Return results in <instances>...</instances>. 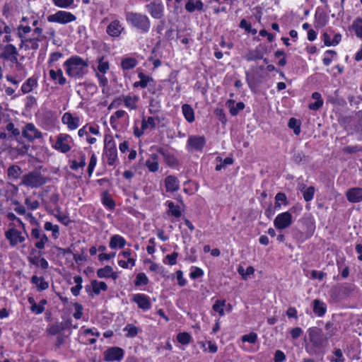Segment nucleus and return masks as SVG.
Wrapping results in <instances>:
<instances>
[{
  "mask_svg": "<svg viewBox=\"0 0 362 362\" xmlns=\"http://www.w3.org/2000/svg\"><path fill=\"white\" fill-rule=\"evenodd\" d=\"M41 41L39 38H36L34 36L33 37L21 39L20 47H24L25 50H36L39 47V42Z\"/></svg>",
  "mask_w": 362,
  "mask_h": 362,
  "instance_id": "obj_18",
  "label": "nucleus"
},
{
  "mask_svg": "<svg viewBox=\"0 0 362 362\" xmlns=\"http://www.w3.org/2000/svg\"><path fill=\"white\" fill-rule=\"evenodd\" d=\"M64 66L66 68V74L73 78H81L86 73L88 64L78 56L68 59Z\"/></svg>",
  "mask_w": 362,
  "mask_h": 362,
  "instance_id": "obj_2",
  "label": "nucleus"
},
{
  "mask_svg": "<svg viewBox=\"0 0 362 362\" xmlns=\"http://www.w3.org/2000/svg\"><path fill=\"white\" fill-rule=\"evenodd\" d=\"M25 204L30 210H35L40 206V203L37 200H32L31 198L27 197L25 200Z\"/></svg>",
  "mask_w": 362,
  "mask_h": 362,
  "instance_id": "obj_52",
  "label": "nucleus"
},
{
  "mask_svg": "<svg viewBox=\"0 0 362 362\" xmlns=\"http://www.w3.org/2000/svg\"><path fill=\"white\" fill-rule=\"evenodd\" d=\"M47 236L44 233L40 240L35 243V246L39 250H42L45 247V243L48 241Z\"/></svg>",
  "mask_w": 362,
  "mask_h": 362,
  "instance_id": "obj_57",
  "label": "nucleus"
},
{
  "mask_svg": "<svg viewBox=\"0 0 362 362\" xmlns=\"http://www.w3.org/2000/svg\"><path fill=\"white\" fill-rule=\"evenodd\" d=\"M6 130L8 132H11V133L14 136H18L20 134V131L18 129L15 128L14 124L13 122H9L6 127Z\"/></svg>",
  "mask_w": 362,
  "mask_h": 362,
  "instance_id": "obj_61",
  "label": "nucleus"
},
{
  "mask_svg": "<svg viewBox=\"0 0 362 362\" xmlns=\"http://www.w3.org/2000/svg\"><path fill=\"white\" fill-rule=\"evenodd\" d=\"M126 20L133 27L140 30L142 33L148 32L151 26L149 18L144 14L134 12L126 13Z\"/></svg>",
  "mask_w": 362,
  "mask_h": 362,
  "instance_id": "obj_3",
  "label": "nucleus"
},
{
  "mask_svg": "<svg viewBox=\"0 0 362 362\" xmlns=\"http://www.w3.org/2000/svg\"><path fill=\"white\" fill-rule=\"evenodd\" d=\"M139 78H140V81L134 83V86L135 87L140 86V87L144 88L148 86V83L150 81H153V79L151 78H150L148 76H146L143 73L139 74Z\"/></svg>",
  "mask_w": 362,
  "mask_h": 362,
  "instance_id": "obj_39",
  "label": "nucleus"
},
{
  "mask_svg": "<svg viewBox=\"0 0 362 362\" xmlns=\"http://www.w3.org/2000/svg\"><path fill=\"white\" fill-rule=\"evenodd\" d=\"M148 11L155 18H160L163 13V7L160 4H150L147 5Z\"/></svg>",
  "mask_w": 362,
  "mask_h": 362,
  "instance_id": "obj_25",
  "label": "nucleus"
},
{
  "mask_svg": "<svg viewBox=\"0 0 362 362\" xmlns=\"http://www.w3.org/2000/svg\"><path fill=\"white\" fill-rule=\"evenodd\" d=\"M124 356V350L119 347L114 346L107 349L104 352L105 361H121Z\"/></svg>",
  "mask_w": 362,
  "mask_h": 362,
  "instance_id": "obj_10",
  "label": "nucleus"
},
{
  "mask_svg": "<svg viewBox=\"0 0 362 362\" xmlns=\"http://www.w3.org/2000/svg\"><path fill=\"white\" fill-rule=\"evenodd\" d=\"M74 308H75V313H74V317L75 319H80L82 316V310H83V307L81 304L78 303H76L74 304Z\"/></svg>",
  "mask_w": 362,
  "mask_h": 362,
  "instance_id": "obj_58",
  "label": "nucleus"
},
{
  "mask_svg": "<svg viewBox=\"0 0 362 362\" xmlns=\"http://www.w3.org/2000/svg\"><path fill=\"white\" fill-rule=\"evenodd\" d=\"M37 80L33 77L29 78L27 81L22 85L21 90L23 93H30L34 87L37 86Z\"/></svg>",
  "mask_w": 362,
  "mask_h": 362,
  "instance_id": "obj_31",
  "label": "nucleus"
},
{
  "mask_svg": "<svg viewBox=\"0 0 362 362\" xmlns=\"http://www.w3.org/2000/svg\"><path fill=\"white\" fill-rule=\"evenodd\" d=\"M103 204L109 209L112 210L115 207V203L108 192H105L102 197Z\"/></svg>",
  "mask_w": 362,
  "mask_h": 362,
  "instance_id": "obj_37",
  "label": "nucleus"
},
{
  "mask_svg": "<svg viewBox=\"0 0 362 362\" xmlns=\"http://www.w3.org/2000/svg\"><path fill=\"white\" fill-rule=\"evenodd\" d=\"M347 200L351 203H358L362 201V188L353 187L346 192Z\"/></svg>",
  "mask_w": 362,
  "mask_h": 362,
  "instance_id": "obj_15",
  "label": "nucleus"
},
{
  "mask_svg": "<svg viewBox=\"0 0 362 362\" xmlns=\"http://www.w3.org/2000/svg\"><path fill=\"white\" fill-rule=\"evenodd\" d=\"M241 339L243 342L255 344L257 340V334L255 332H250L248 334L243 335Z\"/></svg>",
  "mask_w": 362,
  "mask_h": 362,
  "instance_id": "obj_49",
  "label": "nucleus"
},
{
  "mask_svg": "<svg viewBox=\"0 0 362 362\" xmlns=\"http://www.w3.org/2000/svg\"><path fill=\"white\" fill-rule=\"evenodd\" d=\"M293 223V216L288 211L279 214L274 221V225L278 230L288 228Z\"/></svg>",
  "mask_w": 362,
  "mask_h": 362,
  "instance_id": "obj_6",
  "label": "nucleus"
},
{
  "mask_svg": "<svg viewBox=\"0 0 362 362\" xmlns=\"http://www.w3.org/2000/svg\"><path fill=\"white\" fill-rule=\"evenodd\" d=\"M148 283V279L144 273L141 272L136 275V279L134 281V284L136 286H139L141 285H146Z\"/></svg>",
  "mask_w": 362,
  "mask_h": 362,
  "instance_id": "obj_44",
  "label": "nucleus"
},
{
  "mask_svg": "<svg viewBox=\"0 0 362 362\" xmlns=\"http://www.w3.org/2000/svg\"><path fill=\"white\" fill-rule=\"evenodd\" d=\"M124 331L127 332L126 337H134L138 334V328L132 324H128L124 328Z\"/></svg>",
  "mask_w": 362,
  "mask_h": 362,
  "instance_id": "obj_47",
  "label": "nucleus"
},
{
  "mask_svg": "<svg viewBox=\"0 0 362 362\" xmlns=\"http://www.w3.org/2000/svg\"><path fill=\"white\" fill-rule=\"evenodd\" d=\"M313 307L314 313L319 317L323 316L327 311L326 304L318 299L313 300Z\"/></svg>",
  "mask_w": 362,
  "mask_h": 362,
  "instance_id": "obj_22",
  "label": "nucleus"
},
{
  "mask_svg": "<svg viewBox=\"0 0 362 362\" xmlns=\"http://www.w3.org/2000/svg\"><path fill=\"white\" fill-rule=\"evenodd\" d=\"M204 6V4L201 0H197L194 1L193 0H189L185 4V9L189 12L192 13L195 10L202 11Z\"/></svg>",
  "mask_w": 362,
  "mask_h": 362,
  "instance_id": "obj_28",
  "label": "nucleus"
},
{
  "mask_svg": "<svg viewBox=\"0 0 362 362\" xmlns=\"http://www.w3.org/2000/svg\"><path fill=\"white\" fill-rule=\"evenodd\" d=\"M351 27L355 31L356 36L362 39V18H357L353 22Z\"/></svg>",
  "mask_w": 362,
  "mask_h": 362,
  "instance_id": "obj_38",
  "label": "nucleus"
},
{
  "mask_svg": "<svg viewBox=\"0 0 362 362\" xmlns=\"http://www.w3.org/2000/svg\"><path fill=\"white\" fill-rule=\"evenodd\" d=\"M288 126L293 130L295 134L298 135L300 132V122L299 120L292 117L289 119Z\"/></svg>",
  "mask_w": 362,
  "mask_h": 362,
  "instance_id": "obj_40",
  "label": "nucleus"
},
{
  "mask_svg": "<svg viewBox=\"0 0 362 362\" xmlns=\"http://www.w3.org/2000/svg\"><path fill=\"white\" fill-rule=\"evenodd\" d=\"M22 135L29 141H33L36 139H40L42 136V133L37 129L32 123H28L25 126L22 132Z\"/></svg>",
  "mask_w": 362,
  "mask_h": 362,
  "instance_id": "obj_11",
  "label": "nucleus"
},
{
  "mask_svg": "<svg viewBox=\"0 0 362 362\" xmlns=\"http://www.w3.org/2000/svg\"><path fill=\"white\" fill-rule=\"evenodd\" d=\"M86 165V156L84 154H81L79 157V161L73 160L70 165L71 169L76 170L79 168H84Z\"/></svg>",
  "mask_w": 362,
  "mask_h": 362,
  "instance_id": "obj_41",
  "label": "nucleus"
},
{
  "mask_svg": "<svg viewBox=\"0 0 362 362\" xmlns=\"http://www.w3.org/2000/svg\"><path fill=\"white\" fill-rule=\"evenodd\" d=\"M166 205L169 209V210L167 212L168 215H171L175 218H180L182 216V211L178 205H175L171 201H168L166 202Z\"/></svg>",
  "mask_w": 362,
  "mask_h": 362,
  "instance_id": "obj_29",
  "label": "nucleus"
},
{
  "mask_svg": "<svg viewBox=\"0 0 362 362\" xmlns=\"http://www.w3.org/2000/svg\"><path fill=\"white\" fill-rule=\"evenodd\" d=\"M31 283L37 286L39 291H45L49 287L48 282L45 281L43 277L33 276L31 278Z\"/></svg>",
  "mask_w": 362,
  "mask_h": 362,
  "instance_id": "obj_26",
  "label": "nucleus"
},
{
  "mask_svg": "<svg viewBox=\"0 0 362 362\" xmlns=\"http://www.w3.org/2000/svg\"><path fill=\"white\" fill-rule=\"evenodd\" d=\"M334 354L335 356V358L332 359V362H344V358L343 356V353L340 349H337L334 351Z\"/></svg>",
  "mask_w": 362,
  "mask_h": 362,
  "instance_id": "obj_56",
  "label": "nucleus"
},
{
  "mask_svg": "<svg viewBox=\"0 0 362 362\" xmlns=\"http://www.w3.org/2000/svg\"><path fill=\"white\" fill-rule=\"evenodd\" d=\"M5 237L9 240L11 246H15L18 243H23L25 240V238L22 236L21 233L15 228L6 231Z\"/></svg>",
  "mask_w": 362,
  "mask_h": 362,
  "instance_id": "obj_14",
  "label": "nucleus"
},
{
  "mask_svg": "<svg viewBox=\"0 0 362 362\" xmlns=\"http://www.w3.org/2000/svg\"><path fill=\"white\" fill-rule=\"evenodd\" d=\"M226 105L229 108V112L233 116H236L240 110L245 108V104L243 102L235 104V100L232 99L228 100Z\"/></svg>",
  "mask_w": 362,
  "mask_h": 362,
  "instance_id": "obj_21",
  "label": "nucleus"
},
{
  "mask_svg": "<svg viewBox=\"0 0 362 362\" xmlns=\"http://www.w3.org/2000/svg\"><path fill=\"white\" fill-rule=\"evenodd\" d=\"M136 60L132 57L124 58L121 62V66L124 70L133 69L136 66Z\"/></svg>",
  "mask_w": 362,
  "mask_h": 362,
  "instance_id": "obj_36",
  "label": "nucleus"
},
{
  "mask_svg": "<svg viewBox=\"0 0 362 362\" xmlns=\"http://www.w3.org/2000/svg\"><path fill=\"white\" fill-rule=\"evenodd\" d=\"M47 182V178L37 171L30 172L22 177L21 185L31 188H37Z\"/></svg>",
  "mask_w": 362,
  "mask_h": 362,
  "instance_id": "obj_4",
  "label": "nucleus"
},
{
  "mask_svg": "<svg viewBox=\"0 0 362 362\" xmlns=\"http://www.w3.org/2000/svg\"><path fill=\"white\" fill-rule=\"evenodd\" d=\"M156 127L155 119L152 117H148L147 119L143 118L141 121V128L143 130L147 129L148 127L154 129Z\"/></svg>",
  "mask_w": 362,
  "mask_h": 362,
  "instance_id": "obj_42",
  "label": "nucleus"
},
{
  "mask_svg": "<svg viewBox=\"0 0 362 362\" xmlns=\"http://www.w3.org/2000/svg\"><path fill=\"white\" fill-rule=\"evenodd\" d=\"M132 301L136 303L138 307L142 310H146L151 308V299L145 294L137 293L134 295Z\"/></svg>",
  "mask_w": 362,
  "mask_h": 362,
  "instance_id": "obj_13",
  "label": "nucleus"
},
{
  "mask_svg": "<svg viewBox=\"0 0 362 362\" xmlns=\"http://www.w3.org/2000/svg\"><path fill=\"white\" fill-rule=\"evenodd\" d=\"M21 173V168L16 165H13L10 166L7 170L8 176L13 179H18V177H20Z\"/></svg>",
  "mask_w": 362,
  "mask_h": 362,
  "instance_id": "obj_34",
  "label": "nucleus"
},
{
  "mask_svg": "<svg viewBox=\"0 0 362 362\" xmlns=\"http://www.w3.org/2000/svg\"><path fill=\"white\" fill-rule=\"evenodd\" d=\"M110 69L109 63L107 61H104V57H102L98 59V70L102 73L105 74Z\"/></svg>",
  "mask_w": 362,
  "mask_h": 362,
  "instance_id": "obj_46",
  "label": "nucleus"
},
{
  "mask_svg": "<svg viewBox=\"0 0 362 362\" xmlns=\"http://www.w3.org/2000/svg\"><path fill=\"white\" fill-rule=\"evenodd\" d=\"M112 274V267L110 266H105L100 268L97 271V275L99 278H108Z\"/></svg>",
  "mask_w": 362,
  "mask_h": 362,
  "instance_id": "obj_43",
  "label": "nucleus"
},
{
  "mask_svg": "<svg viewBox=\"0 0 362 362\" xmlns=\"http://www.w3.org/2000/svg\"><path fill=\"white\" fill-rule=\"evenodd\" d=\"M165 187L167 192H173L179 189V181L173 175H168L165 179Z\"/></svg>",
  "mask_w": 362,
  "mask_h": 362,
  "instance_id": "obj_19",
  "label": "nucleus"
},
{
  "mask_svg": "<svg viewBox=\"0 0 362 362\" xmlns=\"http://www.w3.org/2000/svg\"><path fill=\"white\" fill-rule=\"evenodd\" d=\"M264 54L259 47H256L253 50H250L245 55V59L247 61H254L263 59Z\"/></svg>",
  "mask_w": 362,
  "mask_h": 362,
  "instance_id": "obj_24",
  "label": "nucleus"
},
{
  "mask_svg": "<svg viewBox=\"0 0 362 362\" xmlns=\"http://www.w3.org/2000/svg\"><path fill=\"white\" fill-rule=\"evenodd\" d=\"M125 244V239L119 235H115L112 236L110 238V247L112 249L116 248L117 247H119V248H123Z\"/></svg>",
  "mask_w": 362,
  "mask_h": 362,
  "instance_id": "obj_27",
  "label": "nucleus"
},
{
  "mask_svg": "<svg viewBox=\"0 0 362 362\" xmlns=\"http://www.w3.org/2000/svg\"><path fill=\"white\" fill-rule=\"evenodd\" d=\"M49 76L52 80H58V83L61 86H63L66 83V80L63 76V73L61 69H59L57 71H54L51 69L49 72Z\"/></svg>",
  "mask_w": 362,
  "mask_h": 362,
  "instance_id": "obj_30",
  "label": "nucleus"
},
{
  "mask_svg": "<svg viewBox=\"0 0 362 362\" xmlns=\"http://www.w3.org/2000/svg\"><path fill=\"white\" fill-rule=\"evenodd\" d=\"M30 310L36 315H40L44 312L45 307H42V305L35 303L33 306H30Z\"/></svg>",
  "mask_w": 362,
  "mask_h": 362,
  "instance_id": "obj_60",
  "label": "nucleus"
},
{
  "mask_svg": "<svg viewBox=\"0 0 362 362\" xmlns=\"http://www.w3.org/2000/svg\"><path fill=\"white\" fill-rule=\"evenodd\" d=\"M303 334V330L300 327H295L291 330V335L293 339H296Z\"/></svg>",
  "mask_w": 362,
  "mask_h": 362,
  "instance_id": "obj_62",
  "label": "nucleus"
},
{
  "mask_svg": "<svg viewBox=\"0 0 362 362\" xmlns=\"http://www.w3.org/2000/svg\"><path fill=\"white\" fill-rule=\"evenodd\" d=\"M182 111L185 119L189 122H192L194 120V113L192 107L188 104H184L182 106Z\"/></svg>",
  "mask_w": 362,
  "mask_h": 362,
  "instance_id": "obj_32",
  "label": "nucleus"
},
{
  "mask_svg": "<svg viewBox=\"0 0 362 362\" xmlns=\"http://www.w3.org/2000/svg\"><path fill=\"white\" fill-rule=\"evenodd\" d=\"M301 191H303V199L305 202H310L313 199L315 194V187L310 186L308 188L305 187V185H303Z\"/></svg>",
  "mask_w": 362,
  "mask_h": 362,
  "instance_id": "obj_35",
  "label": "nucleus"
},
{
  "mask_svg": "<svg viewBox=\"0 0 362 362\" xmlns=\"http://www.w3.org/2000/svg\"><path fill=\"white\" fill-rule=\"evenodd\" d=\"M224 305L225 301L216 300L213 305V309L214 311L218 312L221 316H222L224 314Z\"/></svg>",
  "mask_w": 362,
  "mask_h": 362,
  "instance_id": "obj_53",
  "label": "nucleus"
},
{
  "mask_svg": "<svg viewBox=\"0 0 362 362\" xmlns=\"http://www.w3.org/2000/svg\"><path fill=\"white\" fill-rule=\"evenodd\" d=\"M286 360V355L281 350H276L274 354V362H283Z\"/></svg>",
  "mask_w": 362,
  "mask_h": 362,
  "instance_id": "obj_59",
  "label": "nucleus"
},
{
  "mask_svg": "<svg viewBox=\"0 0 362 362\" xmlns=\"http://www.w3.org/2000/svg\"><path fill=\"white\" fill-rule=\"evenodd\" d=\"M96 163H97V157L95 155V153H93L90 157V162H89V164L88 166V170H87L89 177H90L92 175L94 168L96 165Z\"/></svg>",
  "mask_w": 362,
  "mask_h": 362,
  "instance_id": "obj_50",
  "label": "nucleus"
},
{
  "mask_svg": "<svg viewBox=\"0 0 362 362\" xmlns=\"http://www.w3.org/2000/svg\"><path fill=\"white\" fill-rule=\"evenodd\" d=\"M104 156L107 158L108 165H112L115 162L117 153V148L113 141H105Z\"/></svg>",
  "mask_w": 362,
  "mask_h": 362,
  "instance_id": "obj_8",
  "label": "nucleus"
},
{
  "mask_svg": "<svg viewBox=\"0 0 362 362\" xmlns=\"http://www.w3.org/2000/svg\"><path fill=\"white\" fill-rule=\"evenodd\" d=\"M107 289V286L105 282L98 281L97 280H93L90 285L86 286V290L88 293H90L92 290L95 295H98L100 291H105Z\"/></svg>",
  "mask_w": 362,
  "mask_h": 362,
  "instance_id": "obj_17",
  "label": "nucleus"
},
{
  "mask_svg": "<svg viewBox=\"0 0 362 362\" xmlns=\"http://www.w3.org/2000/svg\"><path fill=\"white\" fill-rule=\"evenodd\" d=\"M44 233L39 228H35L31 230V235L37 240H40Z\"/></svg>",
  "mask_w": 362,
  "mask_h": 362,
  "instance_id": "obj_64",
  "label": "nucleus"
},
{
  "mask_svg": "<svg viewBox=\"0 0 362 362\" xmlns=\"http://www.w3.org/2000/svg\"><path fill=\"white\" fill-rule=\"evenodd\" d=\"M139 100V97L136 95L131 96V95H126L124 97L123 101L124 103V105L130 108L132 110L136 109V103Z\"/></svg>",
  "mask_w": 362,
  "mask_h": 362,
  "instance_id": "obj_33",
  "label": "nucleus"
},
{
  "mask_svg": "<svg viewBox=\"0 0 362 362\" xmlns=\"http://www.w3.org/2000/svg\"><path fill=\"white\" fill-rule=\"evenodd\" d=\"M146 166L150 172L155 173L158 170V162L154 160H146Z\"/></svg>",
  "mask_w": 362,
  "mask_h": 362,
  "instance_id": "obj_54",
  "label": "nucleus"
},
{
  "mask_svg": "<svg viewBox=\"0 0 362 362\" xmlns=\"http://www.w3.org/2000/svg\"><path fill=\"white\" fill-rule=\"evenodd\" d=\"M280 202H283L284 204H288L286 195L283 192H279L275 196V207H280Z\"/></svg>",
  "mask_w": 362,
  "mask_h": 362,
  "instance_id": "obj_48",
  "label": "nucleus"
},
{
  "mask_svg": "<svg viewBox=\"0 0 362 362\" xmlns=\"http://www.w3.org/2000/svg\"><path fill=\"white\" fill-rule=\"evenodd\" d=\"M62 121L69 129L74 130L78 127L80 119L77 117H73L71 113L66 112L62 116Z\"/></svg>",
  "mask_w": 362,
  "mask_h": 362,
  "instance_id": "obj_16",
  "label": "nucleus"
},
{
  "mask_svg": "<svg viewBox=\"0 0 362 362\" xmlns=\"http://www.w3.org/2000/svg\"><path fill=\"white\" fill-rule=\"evenodd\" d=\"M63 329V327L60 325H54L49 327L47 330V333L50 335H55L59 333Z\"/></svg>",
  "mask_w": 362,
  "mask_h": 362,
  "instance_id": "obj_55",
  "label": "nucleus"
},
{
  "mask_svg": "<svg viewBox=\"0 0 362 362\" xmlns=\"http://www.w3.org/2000/svg\"><path fill=\"white\" fill-rule=\"evenodd\" d=\"M204 272L202 269L198 267H195L194 269L190 273V276L192 279H197L203 276Z\"/></svg>",
  "mask_w": 362,
  "mask_h": 362,
  "instance_id": "obj_63",
  "label": "nucleus"
},
{
  "mask_svg": "<svg viewBox=\"0 0 362 362\" xmlns=\"http://www.w3.org/2000/svg\"><path fill=\"white\" fill-rule=\"evenodd\" d=\"M71 141L72 139L69 134H60L57 138L54 147L57 151L65 153L71 150L70 144Z\"/></svg>",
  "mask_w": 362,
  "mask_h": 362,
  "instance_id": "obj_7",
  "label": "nucleus"
},
{
  "mask_svg": "<svg viewBox=\"0 0 362 362\" xmlns=\"http://www.w3.org/2000/svg\"><path fill=\"white\" fill-rule=\"evenodd\" d=\"M206 144L204 136H189L187 140V147L189 151H201Z\"/></svg>",
  "mask_w": 362,
  "mask_h": 362,
  "instance_id": "obj_12",
  "label": "nucleus"
},
{
  "mask_svg": "<svg viewBox=\"0 0 362 362\" xmlns=\"http://www.w3.org/2000/svg\"><path fill=\"white\" fill-rule=\"evenodd\" d=\"M75 15L66 11H58L54 14L47 16V21L49 23H58L60 24H66L76 21Z\"/></svg>",
  "mask_w": 362,
  "mask_h": 362,
  "instance_id": "obj_5",
  "label": "nucleus"
},
{
  "mask_svg": "<svg viewBox=\"0 0 362 362\" xmlns=\"http://www.w3.org/2000/svg\"><path fill=\"white\" fill-rule=\"evenodd\" d=\"M18 55V52L16 47L11 44H8L4 46L0 54V57L5 60L9 61L14 64H17Z\"/></svg>",
  "mask_w": 362,
  "mask_h": 362,
  "instance_id": "obj_9",
  "label": "nucleus"
},
{
  "mask_svg": "<svg viewBox=\"0 0 362 362\" xmlns=\"http://www.w3.org/2000/svg\"><path fill=\"white\" fill-rule=\"evenodd\" d=\"M123 28L119 23V21H113L110 23V25L107 27V33L112 37H118L122 31Z\"/></svg>",
  "mask_w": 362,
  "mask_h": 362,
  "instance_id": "obj_20",
  "label": "nucleus"
},
{
  "mask_svg": "<svg viewBox=\"0 0 362 362\" xmlns=\"http://www.w3.org/2000/svg\"><path fill=\"white\" fill-rule=\"evenodd\" d=\"M55 6L60 8H68L74 4V0H52Z\"/></svg>",
  "mask_w": 362,
  "mask_h": 362,
  "instance_id": "obj_51",
  "label": "nucleus"
},
{
  "mask_svg": "<svg viewBox=\"0 0 362 362\" xmlns=\"http://www.w3.org/2000/svg\"><path fill=\"white\" fill-rule=\"evenodd\" d=\"M157 151L163 156L165 162L168 165L174 166L177 163V161L175 156L170 153H169L168 151L165 150L163 148H158Z\"/></svg>",
  "mask_w": 362,
  "mask_h": 362,
  "instance_id": "obj_23",
  "label": "nucleus"
},
{
  "mask_svg": "<svg viewBox=\"0 0 362 362\" xmlns=\"http://www.w3.org/2000/svg\"><path fill=\"white\" fill-rule=\"evenodd\" d=\"M177 340L182 344H188L191 340V336L187 332H181L177 335Z\"/></svg>",
  "mask_w": 362,
  "mask_h": 362,
  "instance_id": "obj_45",
  "label": "nucleus"
},
{
  "mask_svg": "<svg viewBox=\"0 0 362 362\" xmlns=\"http://www.w3.org/2000/svg\"><path fill=\"white\" fill-rule=\"evenodd\" d=\"M327 331L325 334L320 328L313 327L308 329V338L313 346L317 349H322L327 345L328 340L335 334L333 323L327 322L325 324Z\"/></svg>",
  "mask_w": 362,
  "mask_h": 362,
  "instance_id": "obj_1",
  "label": "nucleus"
}]
</instances>
